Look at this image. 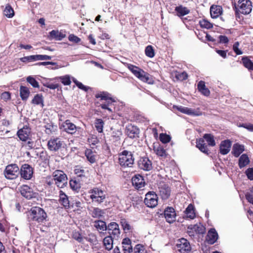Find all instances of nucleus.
Instances as JSON below:
<instances>
[{
	"instance_id": "20e7f679",
	"label": "nucleus",
	"mask_w": 253,
	"mask_h": 253,
	"mask_svg": "<svg viewBox=\"0 0 253 253\" xmlns=\"http://www.w3.org/2000/svg\"><path fill=\"white\" fill-rule=\"evenodd\" d=\"M235 9L236 13L248 14L252 10V2L250 0H239L237 6L235 5Z\"/></svg>"
},
{
	"instance_id": "9d476101",
	"label": "nucleus",
	"mask_w": 253,
	"mask_h": 253,
	"mask_svg": "<svg viewBox=\"0 0 253 253\" xmlns=\"http://www.w3.org/2000/svg\"><path fill=\"white\" fill-rule=\"evenodd\" d=\"M144 202L147 207L151 208H155L158 205L157 195L153 191L148 192L145 195Z\"/></svg>"
},
{
	"instance_id": "39448f33",
	"label": "nucleus",
	"mask_w": 253,
	"mask_h": 253,
	"mask_svg": "<svg viewBox=\"0 0 253 253\" xmlns=\"http://www.w3.org/2000/svg\"><path fill=\"white\" fill-rule=\"evenodd\" d=\"M97 98H100L101 100H104L106 102L100 104V107L103 109H107L110 112H112V110L109 106L114 102L115 100L107 92L102 91L97 93L95 95Z\"/></svg>"
},
{
	"instance_id": "0eeeda50",
	"label": "nucleus",
	"mask_w": 253,
	"mask_h": 253,
	"mask_svg": "<svg viewBox=\"0 0 253 253\" xmlns=\"http://www.w3.org/2000/svg\"><path fill=\"white\" fill-rule=\"evenodd\" d=\"M89 193L90 194V198L92 202L98 204L103 202L106 197V192L98 188H94L90 190Z\"/></svg>"
},
{
	"instance_id": "a211bd4d",
	"label": "nucleus",
	"mask_w": 253,
	"mask_h": 253,
	"mask_svg": "<svg viewBox=\"0 0 253 253\" xmlns=\"http://www.w3.org/2000/svg\"><path fill=\"white\" fill-rule=\"evenodd\" d=\"M160 195L163 200H166L169 198L171 190L170 188L165 184H161L159 187Z\"/></svg>"
},
{
	"instance_id": "473e14b6",
	"label": "nucleus",
	"mask_w": 253,
	"mask_h": 253,
	"mask_svg": "<svg viewBox=\"0 0 253 253\" xmlns=\"http://www.w3.org/2000/svg\"><path fill=\"white\" fill-rule=\"evenodd\" d=\"M89 213L92 217L99 218L103 216L105 212L103 210L98 208H92L90 210Z\"/></svg>"
},
{
	"instance_id": "a19ab883",
	"label": "nucleus",
	"mask_w": 253,
	"mask_h": 253,
	"mask_svg": "<svg viewBox=\"0 0 253 253\" xmlns=\"http://www.w3.org/2000/svg\"><path fill=\"white\" fill-rule=\"evenodd\" d=\"M32 103L35 105H40L42 107L44 106L42 96L39 94H36L33 99Z\"/></svg>"
},
{
	"instance_id": "f257e3e1",
	"label": "nucleus",
	"mask_w": 253,
	"mask_h": 253,
	"mask_svg": "<svg viewBox=\"0 0 253 253\" xmlns=\"http://www.w3.org/2000/svg\"><path fill=\"white\" fill-rule=\"evenodd\" d=\"M126 67L137 78L142 82L149 84H153L154 83V81L151 76L138 67L130 64H127Z\"/></svg>"
},
{
	"instance_id": "f3484780",
	"label": "nucleus",
	"mask_w": 253,
	"mask_h": 253,
	"mask_svg": "<svg viewBox=\"0 0 253 253\" xmlns=\"http://www.w3.org/2000/svg\"><path fill=\"white\" fill-rule=\"evenodd\" d=\"M138 166L140 169L146 171H149L152 168L151 162L146 157L142 158L140 159Z\"/></svg>"
},
{
	"instance_id": "7c9ffc66",
	"label": "nucleus",
	"mask_w": 253,
	"mask_h": 253,
	"mask_svg": "<svg viewBox=\"0 0 253 253\" xmlns=\"http://www.w3.org/2000/svg\"><path fill=\"white\" fill-rule=\"evenodd\" d=\"M94 226L100 234H101L103 231H106L107 229L106 222L102 220L95 221L94 222Z\"/></svg>"
},
{
	"instance_id": "bb28decb",
	"label": "nucleus",
	"mask_w": 253,
	"mask_h": 253,
	"mask_svg": "<svg viewBox=\"0 0 253 253\" xmlns=\"http://www.w3.org/2000/svg\"><path fill=\"white\" fill-rule=\"evenodd\" d=\"M123 250L125 253H130L132 252V247L131 245V240L127 238H125L122 241Z\"/></svg>"
},
{
	"instance_id": "8fccbe9b",
	"label": "nucleus",
	"mask_w": 253,
	"mask_h": 253,
	"mask_svg": "<svg viewBox=\"0 0 253 253\" xmlns=\"http://www.w3.org/2000/svg\"><path fill=\"white\" fill-rule=\"evenodd\" d=\"M120 224L123 229V230L126 232L130 230L131 226L125 218H121L120 220Z\"/></svg>"
},
{
	"instance_id": "412c9836",
	"label": "nucleus",
	"mask_w": 253,
	"mask_h": 253,
	"mask_svg": "<svg viewBox=\"0 0 253 253\" xmlns=\"http://www.w3.org/2000/svg\"><path fill=\"white\" fill-rule=\"evenodd\" d=\"M139 132V129L136 126L130 125L126 127V134L130 138H133L137 137Z\"/></svg>"
},
{
	"instance_id": "052dcab7",
	"label": "nucleus",
	"mask_w": 253,
	"mask_h": 253,
	"mask_svg": "<svg viewBox=\"0 0 253 253\" xmlns=\"http://www.w3.org/2000/svg\"><path fill=\"white\" fill-rule=\"evenodd\" d=\"M160 139L163 143H167L170 141V137L166 134H161L160 135Z\"/></svg>"
},
{
	"instance_id": "338daca9",
	"label": "nucleus",
	"mask_w": 253,
	"mask_h": 253,
	"mask_svg": "<svg viewBox=\"0 0 253 253\" xmlns=\"http://www.w3.org/2000/svg\"><path fill=\"white\" fill-rule=\"evenodd\" d=\"M68 39L70 41L74 42L75 43H78L81 41V39L79 38L74 35H70L69 36Z\"/></svg>"
},
{
	"instance_id": "423d86ee",
	"label": "nucleus",
	"mask_w": 253,
	"mask_h": 253,
	"mask_svg": "<svg viewBox=\"0 0 253 253\" xmlns=\"http://www.w3.org/2000/svg\"><path fill=\"white\" fill-rule=\"evenodd\" d=\"M55 184L59 188L64 187L67 183V177L65 173L60 170H56L52 173Z\"/></svg>"
},
{
	"instance_id": "3c124183",
	"label": "nucleus",
	"mask_w": 253,
	"mask_h": 253,
	"mask_svg": "<svg viewBox=\"0 0 253 253\" xmlns=\"http://www.w3.org/2000/svg\"><path fill=\"white\" fill-rule=\"evenodd\" d=\"M145 53L146 55L150 58H152L155 56L154 50L151 45L146 46Z\"/></svg>"
},
{
	"instance_id": "f704fd0d",
	"label": "nucleus",
	"mask_w": 253,
	"mask_h": 253,
	"mask_svg": "<svg viewBox=\"0 0 253 253\" xmlns=\"http://www.w3.org/2000/svg\"><path fill=\"white\" fill-rule=\"evenodd\" d=\"M103 245L105 249L110 251L113 248V240L111 236L109 235L105 237L103 239Z\"/></svg>"
},
{
	"instance_id": "5701e85b",
	"label": "nucleus",
	"mask_w": 253,
	"mask_h": 253,
	"mask_svg": "<svg viewBox=\"0 0 253 253\" xmlns=\"http://www.w3.org/2000/svg\"><path fill=\"white\" fill-rule=\"evenodd\" d=\"M222 13V8L219 5H213L210 8V13L212 18H216Z\"/></svg>"
},
{
	"instance_id": "4468645a",
	"label": "nucleus",
	"mask_w": 253,
	"mask_h": 253,
	"mask_svg": "<svg viewBox=\"0 0 253 253\" xmlns=\"http://www.w3.org/2000/svg\"><path fill=\"white\" fill-rule=\"evenodd\" d=\"M107 230L108 231V233L110 236L113 235L115 237H118L120 233V229L119 228V226L118 224H117L115 222H110L107 226Z\"/></svg>"
},
{
	"instance_id": "603ef678",
	"label": "nucleus",
	"mask_w": 253,
	"mask_h": 253,
	"mask_svg": "<svg viewBox=\"0 0 253 253\" xmlns=\"http://www.w3.org/2000/svg\"><path fill=\"white\" fill-rule=\"evenodd\" d=\"M201 27L206 29H210L212 27V24L206 19H202L199 22Z\"/></svg>"
},
{
	"instance_id": "6e6552de",
	"label": "nucleus",
	"mask_w": 253,
	"mask_h": 253,
	"mask_svg": "<svg viewBox=\"0 0 253 253\" xmlns=\"http://www.w3.org/2000/svg\"><path fill=\"white\" fill-rule=\"evenodd\" d=\"M64 145L65 143L61 138L52 137L48 141L47 147L50 151L56 152L64 147Z\"/></svg>"
},
{
	"instance_id": "79ce46f5",
	"label": "nucleus",
	"mask_w": 253,
	"mask_h": 253,
	"mask_svg": "<svg viewBox=\"0 0 253 253\" xmlns=\"http://www.w3.org/2000/svg\"><path fill=\"white\" fill-rule=\"evenodd\" d=\"M3 14L8 18H12L14 15V11L11 6L7 4L3 10Z\"/></svg>"
},
{
	"instance_id": "7ed1b4c3",
	"label": "nucleus",
	"mask_w": 253,
	"mask_h": 253,
	"mask_svg": "<svg viewBox=\"0 0 253 253\" xmlns=\"http://www.w3.org/2000/svg\"><path fill=\"white\" fill-rule=\"evenodd\" d=\"M119 163L124 167H131L134 163V158L130 152L125 150L119 155Z\"/></svg>"
},
{
	"instance_id": "6e6d98bb",
	"label": "nucleus",
	"mask_w": 253,
	"mask_h": 253,
	"mask_svg": "<svg viewBox=\"0 0 253 253\" xmlns=\"http://www.w3.org/2000/svg\"><path fill=\"white\" fill-rule=\"evenodd\" d=\"M73 238L79 243H83L84 238L82 235L78 231L73 232Z\"/></svg>"
},
{
	"instance_id": "393cba45",
	"label": "nucleus",
	"mask_w": 253,
	"mask_h": 253,
	"mask_svg": "<svg viewBox=\"0 0 253 253\" xmlns=\"http://www.w3.org/2000/svg\"><path fill=\"white\" fill-rule=\"evenodd\" d=\"M50 81H60L64 85H69L71 84V77L69 75L51 78Z\"/></svg>"
},
{
	"instance_id": "1a4fd4ad",
	"label": "nucleus",
	"mask_w": 253,
	"mask_h": 253,
	"mask_svg": "<svg viewBox=\"0 0 253 253\" xmlns=\"http://www.w3.org/2000/svg\"><path fill=\"white\" fill-rule=\"evenodd\" d=\"M19 173V169L16 164L9 165L4 171L5 177L8 179H15Z\"/></svg>"
},
{
	"instance_id": "cd10ccee",
	"label": "nucleus",
	"mask_w": 253,
	"mask_h": 253,
	"mask_svg": "<svg viewBox=\"0 0 253 253\" xmlns=\"http://www.w3.org/2000/svg\"><path fill=\"white\" fill-rule=\"evenodd\" d=\"M63 127L67 132L71 134L74 133L77 129L76 126L71 123L69 120H66L64 122Z\"/></svg>"
},
{
	"instance_id": "a878e982",
	"label": "nucleus",
	"mask_w": 253,
	"mask_h": 253,
	"mask_svg": "<svg viewBox=\"0 0 253 253\" xmlns=\"http://www.w3.org/2000/svg\"><path fill=\"white\" fill-rule=\"evenodd\" d=\"M218 239V234L214 229L209 230L207 235V240L211 244H214Z\"/></svg>"
},
{
	"instance_id": "4d7b16f0",
	"label": "nucleus",
	"mask_w": 253,
	"mask_h": 253,
	"mask_svg": "<svg viewBox=\"0 0 253 253\" xmlns=\"http://www.w3.org/2000/svg\"><path fill=\"white\" fill-rule=\"evenodd\" d=\"M70 185L74 190H78L81 187L80 184L76 180H71L70 181Z\"/></svg>"
},
{
	"instance_id": "774afa93",
	"label": "nucleus",
	"mask_w": 253,
	"mask_h": 253,
	"mask_svg": "<svg viewBox=\"0 0 253 253\" xmlns=\"http://www.w3.org/2000/svg\"><path fill=\"white\" fill-rule=\"evenodd\" d=\"M246 198L248 201L253 205V194L247 193L246 194Z\"/></svg>"
},
{
	"instance_id": "f8f14e48",
	"label": "nucleus",
	"mask_w": 253,
	"mask_h": 253,
	"mask_svg": "<svg viewBox=\"0 0 253 253\" xmlns=\"http://www.w3.org/2000/svg\"><path fill=\"white\" fill-rule=\"evenodd\" d=\"M176 246L178 250L181 253H187L191 250V246L189 243L184 238L179 239Z\"/></svg>"
},
{
	"instance_id": "58836bf2",
	"label": "nucleus",
	"mask_w": 253,
	"mask_h": 253,
	"mask_svg": "<svg viewBox=\"0 0 253 253\" xmlns=\"http://www.w3.org/2000/svg\"><path fill=\"white\" fill-rule=\"evenodd\" d=\"M50 79H48L43 82V86L51 89L58 88L60 85L58 83H51L53 81H50Z\"/></svg>"
},
{
	"instance_id": "ddd939ff",
	"label": "nucleus",
	"mask_w": 253,
	"mask_h": 253,
	"mask_svg": "<svg viewBox=\"0 0 253 253\" xmlns=\"http://www.w3.org/2000/svg\"><path fill=\"white\" fill-rule=\"evenodd\" d=\"M21 177L25 179H30L33 174L32 168L28 164H24L20 169Z\"/></svg>"
},
{
	"instance_id": "69168bd1",
	"label": "nucleus",
	"mask_w": 253,
	"mask_h": 253,
	"mask_svg": "<svg viewBox=\"0 0 253 253\" xmlns=\"http://www.w3.org/2000/svg\"><path fill=\"white\" fill-rule=\"evenodd\" d=\"M75 173L78 176L81 177L84 175V170L80 168L77 167L75 169Z\"/></svg>"
},
{
	"instance_id": "49530a36",
	"label": "nucleus",
	"mask_w": 253,
	"mask_h": 253,
	"mask_svg": "<svg viewBox=\"0 0 253 253\" xmlns=\"http://www.w3.org/2000/svg\"><path fill=\"white\" fill-rule=\"evenodd\" d=\"M51 57L46 55H32V61L38 60H50Z\"/></svg>"
},
{
	"instance_id": "aec40b11",
	"label": "nucleus",
	"mask_w": 253,
	"mask_h": 253,
	"mask_svg": "<svg viewBox=\"0 0 253 253\" xmlns=\"http://www.w3.org/2000/svg\"><path fill=\"white\" fill-rule=\"evenodd\" d=\"M231 142L229 140H225L222 141L220 145V153L222 155H226L228 154L231 148Z\"/></svg>"
},
{
	"instance_id": "c9c22d12",
	"label": "nucleus",
	"mask_w": 253,
	"mask_h": 253,
	"mask_svg": "<svg viewBox=\"0 0 253 253\" xmlns=\"http://www.w3.org/2000/svg\"><path fill=\"white\" fill-rule=\"evenodd\" d=\"M85 155L87 160L91 164L96 161V155L91 149H87L85 151Z\"/></svg>"
},
{
	"instance_id": "e433bc0d",
	"label": "nucleus",
	"mask_w": 253,
	"mask_h": 253,
	"mask_svg": "<svg viewBox=\"0 0 253 253\" xmlns=\"http://www.w3.org/2000/svg\"><path fill=\"white\" fill-rule=\"evenodd\" d=\"M250 163L249 157L246 154H243L241 156L239 160V166L242 169L247 166Z\"/></svg>"
},
{
	"instance_id": "dca6fc26",
	"label": "nucleus",
	"mask_w": 253,
	"mask_h": 253,
	"mask_svg": "<svg viewBox=\"0 0 253 253\" xmlns=\"http://www.w3.org/2000/svg\"><path fill=\"white\" fill-rule=\"evenodd\" d=\"M19 191L22 196L26 199H30L34 197L35 193L33 190L26 185L21 186L19 188Z\"/></svg>"
},
{
	"instance_id": "13d9d810",
	"label": "nucleus",
	"mask_w": 253,
	"mask_h": 253,
	"mask_svg": "<svg viewBox=\"0 0 253 253\" xmlns=\"http://www.w3.org/2000/svg\"><path fill=\"white\" fill-rule=\"evenodd\" d=\"M187 77V74L185 72H177L175 74L176 78L181 81L186 80Z\"/></svg>"
},
{
	"instance_id": "72a5a7b5",
	"label": "nucleus",
	"mask_w": 253,
	"mask_h": 253,
	"mask_svg": "<svg viewBox=\"0 0 253 253\" xmlns=\"http://www.w3.org/2000/svg\"><path fill=\"white\" fill-rule=\"evenodd\" d=\"M196 147L202 152L208 153V149L207 145L205 143V140L203 138L197 140Z\"/></svg>"
},
{
	"instance_id": "6ab92c4d",
	"label": "nucleus",
	"mask_w": 253,
	"mask_h": 253,
	"mask_svg": "<svg viewBox=\"0 0 253 253\" xmlns=\"http://www.w3.org/2000/svg\"><path fill=\"white\" fill-rule=\"evenodd\" d=\"M30 133V129L28 127H23L17 131V135L19 139L23 141H26L28 139Z\"/></svg>"
},
{
	"instance_id": "4be33fe9",
	"label": "nucleus",
	"mask_w": 253,
	"mask_h": 253,
	"mask_svg": "<svg viewBox=\"0 0 253 253\" xmlns=\"http://www.w3.org/2000/svg\"><path fill=\"white\" fill-rule=\"evenodd\" d=\"M174 108H176L177 110L180 111V112L194 116H197L201 115L200 113L196 112L191 108H189L188 107H183V106H174Z\"/></svg>"
},
{
	"instance_id": "de8ad7c7",
	"label": "nucleus",
	"mask_w": 253,
	"mask_h": 253,
	"mask_svg": "<svg viewBox=\"0 0 253 253\" xmlns=\"http://www.w3.org/2000/svg\"><path fill=\"white\" fill-rule=\"evenodd\" d=\"M204 138L206 140L210 146H214L215 145V142L213 136L211 134H205L204 135Z\"/></svg>"
},
{
	"instance_id": "864d4df0",
	"label": "nucleus",
	"mask_w": 253,
	"mask_h": 253,
	"mask_svg": "<svg viewBox=\"0 0 253 253\" xmlns=\"http://www.w3.org/2000/svg\"><path fill=\"white\" fill-rule=\"evenodd\" d=\"M199 228V226L197 225H191L188 227V233L190 236H194V232H197V230ZM199 233V231H198Z\"/></svg>"
},
{
	"instance_id": "9b49d317",
	"label": "nucleus",
	"mask_w": 253,
	"mask_h": 253,
	"mask_svg": "<svg viewBox=\"0 0 253 253\" xmlns=\"http://www.w3.org/2000/svg\"><path fill=\"white\" fill-rule=\"evenodd\" d=\"M164 214L166 221L169 223H172L176 220V214L172 207H167L164 211Z\"/></svg>"
},
{
	"instance_id": "a18cd8bd",
	"label": "nucleus",
	"mask_w": 253,
	"mask_h": 253,
	"mask_svg": "<svg viewBox=\"0 0 253 253\" xmlns=\"http://www.w3.org/2000/svg\"><path fill=\"white\" fill-rule=\"evenodd\" d=\"M242 62L244 66L249 70H253V62L247 57L242 58Z\"/></svg>"
},
{
	"instance_id": "37998d69",
	"label": "nucleus",
	"mask_w": 253,
	"mask_h": 253,
	"mask_svg": "<svg viewBox=\"0 0 253 253\" xmlns=\"http://www.w3.org/2000/svg\"><path fill=\"white\" fill-rule=\"evenodd\" d=\"M20 96L23 100H26L29 95V90L27 87L21 86L20 88Z\"/></svg>"
},
{
	"instance_id": "c03bdc74",
	"label": "nucleus",
	"mask_w": 253,
	"mask_h": 253,
	"mask_svg": "<svg viewBox=\"0 0 253 253\" xmlns=\"http://www.w3.org/2000/svg\"><path fill=\"white\" fill-rule=\"evenodd\" d=\"M50 38L51 39H55L56 40H61L64 37V36L58 30H52L49 33Z\"/></svg>"
},
{
	"instance_id": "09e8293b",
	"label": "nucleus",
	"mask_w": 253,
	"mask_h": 253,
	"mask_svg": "<svg viewBox=\"0 0 253 253\" xmlns=\"http://www.w3.org/2000/svg\"><path fill=\"white\" fill-rule=\"evenodd\" d=\"M104 122L102 120L98 119L95 120V127L98 132H101L103 131Z\"/></svg>"
},
{
	"instance_id": "680f3d73",
	"label": "nucleus",
	"mask_w": 253,
	"mask_h": 253,
	"mask_svg": "<svg viewBox=\"0 0 253 253\" xmlns=\"http://www.w3.org/2000/svg\"><path fill=\"white\" fill-rule=\"evenodd\" d=\"M134 253H144V247L140 244H137L134 248Z\"/></svg>"
},
{
	"instance_id": "c756f323",
	"label": "nucleus",
	"mask_w": 253,
	"mask_h": 253,
	"mask_svg": "<svg viewBox=\"0 0 253 253\" xmlns=\"http://www.w3.org/2000/svg\"><path fill=\"white\" fill-rule=\"evenodd\" d=\"M175 11L176 12V15L178 17L185 16L189 14L190 12L189 9L181 5L176 6L175 8Z\"/></svg>"
},
{
	"instance_id": "bf43d9fd",
	"label": "nucleus",
	"mask_w": 253,
	"mask_h": 253,
	"mask_svg": "<svg viewBox=\"0 0 253 253\" xmlns=\"http://www.w3.org/2000/svg\"><path fill=\"white\" fill-rule=\"evenodd\" d=\"M27 81L34 87H39V85L38 82L32 77H28L27 78Z\"/></svg>"
},
{
	"instance_id": "e2e57ef3",
	"label": "nucleus",
	"mask_w": 253,
	"mask_h": 253,
	"mask_svg": "<svg viewBox=\"0 0 253 253\" xmlns=\"http://www.w3.org/2000/svg\"><path fill=\"white\" fill-rule=\"evenodd\" d=\"M239 42H236L234 43V44L233 45V49L234 51L236 53L237 55H241L243 54V52L239 49Z\"/></svg>"
},
{
	"instance_id": "4c0bfd02",
	"label": "nucleus",
	"mask_w": 253,
	"mask_h": 253,
	"mask_svg": "<svg viewBox=\"0 0 253 253\" xmlns=\"http://www.w3.org/2000/svg\"><path fill=\"white\" fill-rule=\"evenodd\" d=\"M154 150L158 156L162 158H166L167 155L166 151L160 145L154 146Z\"/></svg>"
},
{
	"instance_id": "ea45409f",
	"label": "nucleus",
	"mask_w": 253,
	"mask_h": 253,
	"mask_svg": "<svg viewBox=\"0 0 253 253\" xmlns=\"http://www.w3.org/2000/svg\"><path fill=\"white\" fill-rule=\"evenodd\" d=\"M187 217L190 219H194L195 217V213L194 210V207L192 204L188 205L185 211Z\"/></svg>"
},
{
	"instance_id": "5fc2aeb1",
	"label": "nucleus",
	"mask_w": 253,
	"mask_h": 253,
	"mask_svg": "<svg viewBox=\"0 0 253 253\" xmlns=\"http://www.w3.org/2000/svg\"><path fill=\"white\" fill-rule=\"evenodd\" d=\"M238 127H244L248 131L253 132V124L251 123H242L238 125Z\"/></svg>"
},
{
	"instance_id": "b1692460",
	"label": "nucleus",
	"mask_w": 253,
	"mask_h": 253,
	"mask_svg": "<svg viewBox=\"0 0 253 253\" xmlns=\"http://www.w3.org/2000/svg\"><path fill=\"white\" fill-rule=\"evenodd\" d=\"M244 150V145L236 143L233 145L232 153L235 157H238Z\"/></svg>"
},
{
	"instance_id": "2eb2a0df",
	"label": "nucleus",
	"mask_w": 253,
	"mask_h": 253,
	"mask_svg": "<svg viewBox=\"0 0 253 253\" xmlns=\"http://www.w3.org/2000/svg\"><path fill=\"white\" fill-rule=\"evenodd\" d=\"M132 183L138 190L141 189L145 185L143 177L139 174L135 175L132 178Z\"/></svg>"
},
{
	"instance_id": "2f4dec72",
	"label": "nucleus",
	"mask_w": 253,
	"mask_h": 253,
	"mask_svg": "<svg viewBox=\"0 0 253 253\" xmlns=\"http://www.w3.org/2000/svg\"><path fill=\"white\" fill-rule=\"evenodd\" d=\"M198 90L204 95L208 96L210 94L209 89L206 86L204 81H200L197 85Z\"/></svg>"
},
{
	"instance_id": "f03ea898",
	"label": "nucleus",
	"mask_w": 253,
	"mask_h": 253,
	"mask_svg": "<svg viewBox=\"0 0 253 253\" xmlns=\"http://www.w3.org/2000/svg\"><path fill=\"white\" fill-rule=\"evenodd\" d=\"M28 218L30 220L43 222L47 217L44 211L38 207H32L28 213Z\"/></svg>"
},
{
	"instance_id": "c85d7f7f",
	"label": "nucleus",
	"mask_w": 253,
	"mask_h": 253,
	"mask_svg": "<svg viewBox=\"0 0 253 253\" xmlns=\"http://www.w3.org/2000/svg\"><path fill=\"white\" fill-rule=\"evenodd\" d=\"M59 202L65 208L68 209L70 208V203L68 197L61 191H60Z\"/></svg>"
},
{
	"instance_id": "0e129e2a",
	"label": "nucleus",
	"mask_w": 253,
	"mask_h": 253,
	"mask_svg": "<svg viewBox=\"0 0 253 253\" xmlns=\"http://www.w3.org/2000/svg\"><path fill=\"white\" fill-rule=\"evenodd\" d=\"M246 174L248 178L251 180H253V168H249L246 171Z\"/></svg>"
}]
</instances>
